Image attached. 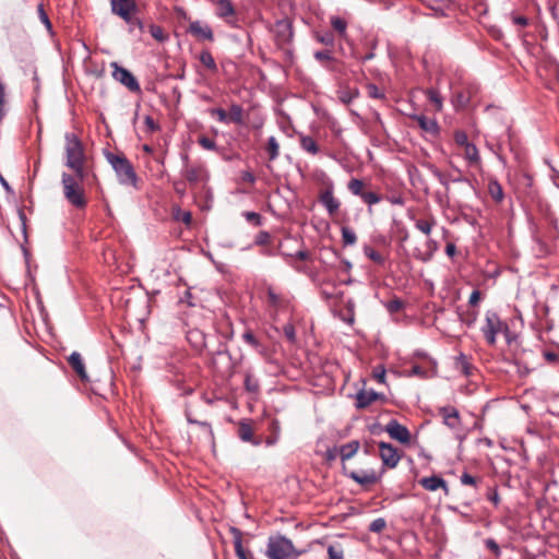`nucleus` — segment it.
Here are the masks:
<instances>
[{
    "label": "nucleus",
    "instance_id": "f8f14e48",
    "mask_svg": "<svg viewBox=\"0 0 559 559\" xmlns=\"http://www.w3.org/2000/svg\"><path fill=\"white\" fill-rule=\"evenodd\" d=\"M276 38L281 44H287L293 39V24L288 19H283L275 24Z\"/></svg>",
    "mask_w": 559,
    "mask_h": 559
},
{
    "label": "nucleus",
    "instance_id": "69168bd1",
    "mask_svg": "<svg viewBox=\"0 0 559 559\" xmlns=\"http://www.w3.org/2000/svg\"><path fill=\"white\" fill-rule=\"evenodd\" d=\"M386 199L393 205L403 206L405 204V199L402 195H391V197H388Z\"/></svg>",
    "mask_w": 559,
    "mask_h": 559
},
{
    "label": "nucleus",
    "instance_id": "ea45409f",
    "mask_svg": "<svg viewBox=\"0 0 559 559\" xmlns=\"http://www.w3.org/2000/svg\"><path fill=\"white\" fill-rule=\"evenodd\" d=\"M267 152L271 160L277 158L280 153V145L275 136H270L267 140Z\"/></svg>",
    "mask_w": 559,
    "mask_h": 559
},
{
    "label": "nucleus",
    "instance_id": "6e6d98bb",
    "mask_svg": "<svg viewBox=\"0 0 559 559\" xmlns=\"http://www.w3.org/2000/svg\"><path fill=\"white\" fill-rule=\"evenodd\" d=\"M270 233L266 230H261L258 233L254 239V245L257 246H263L270 241Z\"/></svg>",
    "mask_w": 559,
    "mask_h": 559
},
{
    "label": "nucleus",
    "instance_id": "e433bc0d",
    "mask_svg": "<svg viewBox=\"0 0 559 559\" xmlns=\"http://www.w3.org/2000/svg\"><path fill=\"white\" fill-rule=\"evenodd\" d=\"M456 365L457 368L461 369V371L468 377L472 373V365L468 362V359L466 355L460 354L456 358Z\"/></svg>",
    "mask_w": 559,
    "mask_h": 559
},
{
    "label": "nucleus",
    "instance_id": "de8ad7c7",
    "mask_svg": "<svg viewBox=\"0 0 559 559\" xmlns=\"http://www.w3.org/2000/svg\"><path fill=\"white\" fill-rule=\"evenodd\" d=\"M283 332L287 341L292 344H295L297 341L295 326L292 323H287L283 328Z\"/></svg>",
    "mask_w": 559,
    "mask_h": 559
},
{
    "label": "nucleus",
    "instance_id": "473e14b6",
    "mask_svg": "<svg viewBox=\"0 0 559 559\" xmlns=\"http://www.w3.org/2000/svg\"><path fill=\"white\" fill-rule=\"evenodd\" d=\"M314 38L317 41L328 47H333L335 45V36L330 31H326L324 33L317 32L314 34Z\"/></svg>",
    "mask_w": 559,
    "mask_h": 559
},
{
    "label": "nucleus",
    "instance_id": "bf43d9fd",
    "mask_svg": "<svg viewBox=\"0 0 559 559\" xmlns=\"http://www.w3.org/2000/svg\"><path fill=\"white\" fill-rule=\"evenodd\" d=\"M373 378L380 382V383H384L385 381V368L383 366H377L374 369H373Z\"/></svg>",
    "mask_w": 559,
    "mask_h": 559
},
{
    "label": "nucleus",
    "instance_id": "dca6fc26",
    "mask_svg": "<svg viewBox=\"0 0 559 559\" xmlns=\"http://www.w3.org/2000/svg\"><path fill=\"white\" fill-rule=\"evenodd\" d=\"M419 485L428 491H436L439 488H442L445 492L449 490L447 481L438 475L421 478Z\"/></svg>",
    "mask_w": 559,
    "mask_h": 559
},
{
    "label": "nucleus",
    "instance_id": "c9c22d12",
    "mask_svg": "<svg viewBox=\"0 0 559 559\" xmlns=\"http://www.w3.org/2000/svg\"><path fill=\"white\" fill-rule=\"evenodd\" d=\"M348 190L354 194V195H357L359 198H361V195L365 193V190H364V182L362 180L360 179H357V178H353L349 182H348Z\"/></svg>",
    "mask_w": 559,
    "mask_h": 559
},
{
    "label": "nucleus",
    "instance_id": "f03ea898",
    "mask_svg": "<svg viewBox=\"0 0 559 559\" xmlns=\"http://www.w3.org/2000/svg\"><path fill=\"white\" fill-rule=\"evenodd\" d=\"M107 162L115 170L118 181L122 186H135L138 176L132 164L123 155L107 152L105 154Z\"/></svg>",
    "mask_w": 559,
    "mask_h": 559
},
{
    "label": "nucleus",
    "instance_id": "1a4fd4ad",
    "mask_svg": "<svg viewBox=\"0 0 559 559\" xmlns=\"http://www.w3.org/2000/svg\"><path fill=\"white\" fill-rule=\"evenodd\" d=\"M111 10L127 23H131L132 13L136 10V7L131 0H111Z\"/></svg>",
    "mask_w": 559,
    "mask_h": 559
},
{
    "label": "nucleus",
    "instance_id": "c03bdc74",
    "mask_svg": "<svg viewBox=\"0 0 559 559\" xmlns=\"http://www.w3.org/2000/svg\"><path fill=\"white\" fill-rule=\"evenodd\" d=\"M435 225L433 221L426 219H417L415 222V227L424 233L425 235H429L431 233L432 226Z\"/></svg>",
    "mask_w": 559,
    "mask_h": 559
},
{
    "label": "nucleus",
    "instance_id": "bb28decb",
    "mask_svg": "<svg viewBox=\"0 0 559 559\" xmlns=\"http://www.w3.org/2000/svg\"><path fill=\"white\" fill-rule=\"evenodd\" d=\"M488 191H489V194L492 198V200L496 201L497 203H500L504 198L502 187L498 182V180L489 181Z\"/></svg>",
    "mask_w": 559,
    "mask_h": 559
},
{
    "label": "nucleus",
    "instance_id": "b1692460",
    "mask_svg": "<svg viewBox=\"0 0 559 559\" xmlns=\"http://www.w3.org/2000/svg\"><path fill=\"white\" fill-rule=\"evenodd\" d=\"M187 340L195 349H202L205 346V335L198 329L190 330L187 333Z\"/></svg>",
    "mask_w": 559,
    "mask_h": 559
},
{
    "label": "nucleus",
    "instance_id": "49530a36",
    "mask_svg": "<svg viewBox=\"0 0 559 559\" xmlns=\"http://www.w3.org/2000/svg\"><path fill=\"white\" fill-rule=\"evenodd\" d=\"M386 526V522L383 518H377L369 525V531L372 533H381Z\"/></svg>",
    "mask_w": 559,
    "mask_h": 559
},
{
    "label": "nucleus",
    "instance_id": "2f4dec72",
    "mask_svg": "<svg viewBox=\"0 0 559 559\" xmlns=\"http://www.w3.org/2000/svg\"><path fill=\"white\" fill-rule=\"evenodd\" d=\"M464 156L471 165L478 164L480 160L478 148L475 144L469 143L465 147Z\"/></svg>",
    "mask_w": 559,
    "mask_h": 559
},
{
    "label": "nucleus",
    "instance_id": "a211bd4d",
    "mask_svg": "<svg viewBox=\"0 0 559 559\" xmlns=\"http://www.w3.org/2000/svg\"><path fill=\"white\" fill-rule=\"evenodd\" d=\"M383 394L377 393L373 390L370 391H360L357 393L356 396V407L357 408H366L368 407L373 401L382 397Z\"/></svg>",
    "mask_w": 559,
    "mask_h": 559
},
{
    "label": "nucleus",
    "instance_id": "f257e3e1",
    "mask_svg": "<svg viewBox=\"0 0 559 559\" xmlns=\"http://www.w3.org/2000/svg\"><path fill=\"white\" fill-rule=\"evenodd\" d=\"M66 166L74 171L80 180L85 179V154L81 140L75 133L67 132L64 135Z\"/></svg>",
    "mask_w": 559,
    "mask_h": 559
},
{
    "label": "nucleus",
    "instance_id": "774afa93",
    "mask_svg": "<svg viewBox=\"0 0 559 559\" xmlns=\"http://www.w3.org/2000/svg\"><path fill=\"white\" fill-rule=\"evenodd\" d=\"M480 300V293L479 290L475 289L472 292L471 296H469V300H468V304L471 306H476Z\"/></svg>",
    "mask_w": 559,
    "mask_h": 559
},
{
    "label": "nucleus",
    "instance_id": "603ef678",
    "mask_svg": "<svg viewBox=\"0 0 559 559\" xmlns=\"http://www.w3.org/2000/svg\"><path fill=\"white\" fill-rule=\"evenodd\" d=\"M485 545L497 558L501 556L500 546L497 544L495 539L487 538L485 540Z\"/></svg>",
    "mask_w": 559,
    "mask_h": 559
},
{
    "label": "nucleus",
    "instance_id": "423d86ee",
    "mask_svg": "<svg viewBox=\"0 0 559 559\" xmlns=\"http://www.w3.org/2000/svg\"><path fill=\"white\" fill-rule=\"evenodd\" d=\"M290 305V299L282 294H277L272 287L266 289V306L270 318L276 322L280 314L287 310Z\"/></svg>",
    "mask_w": 559,
    "mask_h": 559
},
{
    "label": "nucleus",
    "instance_id": "cd10ccee",
    "mask_svg": "<svg viewBox=\"0 0 559 559\" xmlns=\"http://www.w3.org/2000/svg\"><path fill=\"white\" fill-rule=\"evenodd\" d=\"M300 146L304 151L316 155L319 152V146L314 139L310 135H301L300 136Z\"/></svg>",
    "mask_w": 559,
    "mask_h": 559
},
{
    "label": "nucleus",
    "instance_id": "0eeeda50",
    "mask_svg": "<svg viewBox=\"0 0 559 559\" xmlns=\"http://www.w3.org/2000/svg\"><path fill=\"white\" fill-rule=\"evenodd\" d=\"M112 78L126 86L130 92L140 93L141 87L136 78L126 68L119 66L117 62H111Z\"/></svg>",
    "mask_w": 559,
    "mask_h": 559
},
{
    "label": "nucleus",
    "instance_id": "a18cd8bd",
    "mask_svg": "<svg viewBox=\"0 0 559 559\" xmlns=\"http://www.w3.org/2000/svg\"><path fill=\"white\" fill-rule=\"evenodd\" d=\"M243 217L246 221L253 226H261L262 225V216L257 212H243Z\"/></svg>",
    "mask_w": 559,
    "mask_h": 559
},
{
    "label": "nucleus",
    "instance_id": "9b49d317",
    "mask_svg": "<svg viewBox=\"0 0 559 559\" xmlns=\"http://www.w3.org/2000/svg\"><path fill=\"white\" fill-rule=\"evenodd\" d=\"M189 33L200 40H213L214 35L211 26L201 21H193L189 25Z\"/></svg>",
    "mask_w": 559,
    "mask_h": 559
},
{
    "label": "nucleus",
    "instance_id": "5701e85b",
    "mask_svg": "<svg viewBox=\"0 0 559 559\" xmlns=\"http://www.w3.org/2000/svg\"><path fill=\"white\" fill-rule=\"evenodd\" d=\"M330 23L333 29L340 35V37L343 40L348 41L347 22L340 16L333 15L330 19Z\"/></svg>",
    "mask_w": 559,
    "mask_h": 559
},
{
    "label": "nucleus",
    "instance_id": "4468645a",
    "mask_svg": "<svg viewBox=\"0 0 559 559\" xmlns=\"http://www.w3.org/2000/svg\"><path fill=\"white\" fill-rule=\"evenodd\" d=\"M443 418V424L451 429H456L460 426L459 411L453 406H443L439 409Z\"/></svg>",
    "mask_w": 559,
    "mask_h": 559
},
{
    "label": "nucleus",
    "instance_id": "58836bf2",
    "mask_svg": "<svg viewBox=\"0 0 559 559\" xmlns=\"http://www.w3.org/2000/svg\"><path fill=\"white\" fill-rule=\"evenodd\" d=\"M328 559H344V550L340 544L328 546Z\"/></svg>",
    "mask_w": 559,
    "mask_h": 559
},
{
    "label": "nucleus",
    "instance_id": "aec40b11",
    "mask_svg": "<svg viewBox=\"0 0 559 559\" xmlns=\"http://www.w3.org/2000/svg\"><path fill=\"white\" fill-rule=\"evenodd\" d=\"M229 532L234 537V547L237 558L249 559L248 552L245 550L242 546V532L235 526H230Z\"/></svg>",
    "mask_w": 559,
    "mask_h": 559
},
{
    "label": "nucleus",
    "instance_id": "e2e57ef3",
    "mask_svg": "<svg viewBox=\"0 0 559 559\" xmlns=\"http://www.w3.org/2000/svg\"><path fill=\"white\" fill-rule=\"evenodd\" d=\"M38 12H39L40 21L46 25L47 28H51V23L49 21L48 15L46 14V12H45V10L43 8V4H39Z\"/></svg>",
    "mask_w": 559,
    "mask_h": 559
},
{
    "label": "nucleus",
    "instance_id": "a878e982",
    "mask_svg": "<svg viewBox=\"0 0 559 559\" xmlns=\"http://www.w3.org/2000/svg\"><path fill=\"white\" fill-rule=\"evenodd\" d=\"M416 121L418 122L419 127L426 131V132H429V133H437L438 132V123L436 120L433 119H428L426 118L425 116L420 115V116H416L415 117Z\"/></svg>",
    "mask_w": 559,
    "mask_h": 559
},
{
    "label": "nucleus",
    "instance_id": "79ce46f5",
    "mask_svg": "<svg viewBox=\"0 0 559 559\" xmlns=\"http://www.w3.org/2000/svg\"><path fill=\"white\" fill-rule=\"evenodd\" d=\"M366 204L369 205V211H371L370 206L377 204L381 201V195L372 191H365V193L360 198Z\"/></svg>",
    "mask_w": 559,
    "mask_h": 559
},
{
    "label": "nucleus",
    "instance_id": "72a5a7b5",
    "mask_svg": "<svg viewBox=\"0 0 559 559\" xmlns=\"http://www.w3.org/2000/svg\"><path fill=\"white\" fill-rule=\"evenodd\" d=\"M364 253L366 257H368L371 261H373L374 263L379 264V265H383L384 262H385V259L382 254H380L377 250H374L372 247L370 246H365L364 247Z\"/></svg>",
    "mask_w": 559,
    "mask_h": 559
},
{
    "label": "nucleus",
    "instance_id": "7c9ffc66",
    "mask_svg": "<svg viewBox=\"0 0 559 559\" xmlns=\"http://www.w3.org/2000/svg\"><path fill=\"white\" fill-rule=\"evenodd\" d=\"M199 60L205 68H207L212 72L217 71V64L209 50L201 51Z\"/></svg>",
    "mask_w": 559,
    "mask_h": 559
},
{
    "label": "nucleus",
    "instance_id": "c85d7f7f",
    "mask_svg": "<svg viewBox=\"0 0 559 559\" xmlns=\"http://www.w3.org/2000/svg\"><path fill=\"white\" fill-rule=\"evenodd\" d=\"M313 57L326 69H331L329 63L334 61V57L331 49L318 50L313 53Z\"/></svg>",
    "mask_w": 559,
    "mask_h": 559
},
{
    "label": "nucleus",
    "instance_id": "a19ab883",
    "mask_svg": "<svg viewBox=\"0 0 559 559\" xmlns=\"http://www.w3.org/2000/svg\"><path fill=\"white\" fill-rule=\"evenodd\" d=\"M358 95L357 90H342L338 92V99L345 104L348 105L353 102L354 98H356Z\"/></svg>",
    "mask_w": 559,
    "mask_h": 559
},
{
    "label": "nucleus",
    "instance_id": "4c0bfd02",
    "mask_svg": "<svg viewBox=\"0 0 559 559\" xmlns=\"http://www.w3.org/2000/svg\"><path fill=\"white\" fill-rule=\"evenodd\" d=\"M427 98L435 105L436 110L442 109V97L435 88H429L426 92Z\"/></svg>",
    "mask_w": 559,
    "mask_h": 559
},
{
    "label": "nucleus",
    "instance_id": "2eb2a0df",
    "mask_svg": "<svg viewBox=\"0 0 559 559\" xmlns=\"http://www.w3.org/2000/svg\"><path fill=\"white\" fill-rule=\"evenodd\" d=\"M346 476L349 477L350 479H353L354 481H356L357 484L361 485V486H367V485L376 484L379 480V476L373 471H370V472H367V471H361V472L352 471L349 473H346Z\"/></svg>",
    "mask_w": 559,
    "mask_h": 559
},
{
    "label": "nucleus",
    "instance_id": "c756f323",
    "mask_svg": "<svg viewBox=\"0 0 559 559\" xmlns=\"http://www.w3.org/2000/svg\"><path fill=\"white\" fill-rule=\"evenodd\" d=\"M228 122L237 124L243 123V109L239 104H233L230 106V114L228 116Z\"/></svg>",
    "mask_w": 559,
    "mask_h": 559
},
{
    "label": "nucleus",
    "instance_id": "5fc2aeb1",
    "mask_svg": "<svg viewBox=\"0 0 559 559\" xmlns=\"http://www.w3.org/2000/svg\"><path fill=\"white\" fill-rule=\"evenodd\" d=\"M198 142L205 150H209V151H215L216 150L215 141L210 139V138H207V136H201L198 140Z\"/></svg>",
    "mask_w": 559,
    "mask_h": 559
},
{
    "label": "nucleus",
    "instance_id": "393cba45",
    "mask_svg": "<svg viewBox=\"0 0 559 559\" xmlns=\"http://www.w3.org/2000/svg\"><path fill=\"white\" fill-rule=\"evenodd\" d=\"M216 5V15L221 19L233 16L236 13L234 4L231 3L230 0H217Z\"/></svg>",
    "mask_w": 559,
    "mask_h": 559
},
{
    "label": "nucleus",
    "instance_id": "37998d69",
    "mask_svg": "<svg viewBox=\"0 0 559 559\" xmlns=\"http://www.w3.org/2000/svg\"><path fill=\"white\" fill-rule=\"evenodd\" d=\"M245 388L248 392L255 393L259 390V381L250 373L245 377Z\"/></svg>",
    "mask_w": 559,
    "mask_h": 559
},
{
    "label": "nucleus",
    "instance_id": "052dcab7",
    "mask_svg": "<svg viewBox=\"0 0 559 559\" xmlns=\"http://www.w3.org/2000/svg\"><path fill=\"white\" fill-rule=\"evenodd\" d=\"M460 480L463 485L468 486H475L477 483L476 478L468 473H463Z\"/></svg>",
    "mask_w": 559,
    "mask_h": 559
},
{
    "label": "nucleus",
    "instance_id": "8fccbe9b",
    "mask_svg": "<svg viewBox=\"0 0 559 559\" xmlns=\"http://www.w3.org/2000/svg\"><path fill=\"white\" fill-rule=\"evenodd\" d=\"M242 338L247 344H249L253 348H259L261 346L260 342L258 341V338L253 335V333L251 331L245 332L242 334Z\"/></svg>",
    "mask_w": 559,
    "mask_h": 559
},
{
    "label": "nucleus",
    "instance_id": "7ed1b4c3",
    "mask_svg": "<svg viewBox=\"0 0 559 559\" xmlns=\"http://www.w3.org/2000/svg\"><path fill=\"white\" fill-rule=\"evenodd\" d=\"M301 551L295 549L293 542L283 536H271L267 542L266 556L270 559H296Z\"/></svg>",
    "mask_w": 559,
    "mask_h": 559
},
{
    "label": "nucleus",
    "instance_id": "864d4df0",
    "mask_svg": "<svg viewBox=\"0 0 559 559\" xmlns=\"http://www.w3.org/2000/svg\"><path fill=\"white\" fill-rule=\"evenodd\" d=\"M211 116H216L219 122L228 123V115L223 108L210 109Z\"/></svg>",
    "mask_w": 559,
    "mask_h": 559
},
{
    "label": "nucleus",
    "instance_id": "4d7b16f0",
    "mask_svg": "<svg viewBox=\"0 0 559 559\" xmlns=\"http://www.w3.org/2000/svg\"><path fill=\"white\" fill-rule=\"evenodd\" d=\"M487 499L492 502L496 507L500 503V496H499V492L497 490L496 487L493 488H488V491H487V495H486Z\"/></svg>",
    "mask_w": 559,
    "mask_h": 559
},
{
    "label": "nucleus",
    "instance_id": "3c124183",
    "mask_svg": "<svg viewBox=\"0 0 559 559\" xmlns=\"http://www.w3.org/2000/svg\"><path fill=\"white\" fill-rule=\"evenodd\" d=\"M454 141L459 146H462V147H465L466 145H468L471 143V142H468L467 134L461 130H459L454 133Z\"/></svg>",
    "mask_w": 559,
    "mask_h": 559
},
{
    "label": "nucleus",
    "instance_id": "09e8293b",
    "mask_svg": "<svg viewBox=\"0 0 559 559\" xmlns=\"http://www.w3.org/2000/svg\"><path fill=\"white\" fill-rule=\"evenodd\" d=\"M150 34L153 38H155L158 41H164L166 39V36L164 35V29L155 24H152L150 26Z\"/></svg>",
    "mask_w": 559,
    "mask_h": 559
},
{
    "label": "nucleus",
    "instance_id": "680f3d73",
    "mask_svg": "<svg viewBox=\"0 0 559 559\" xmlns=\"http://www.w3.org/2000/svg\"><path fill=\"white\" fill-rule=\"evenodd\" d=\"M145 127L148 131L154 132L159 129V126L155 122V120L151 116H146L144 119Z\"/></svg>",
    "mask_w": 559,
    "mask_h": 559
},
{
    "label": "nucleus",
    "instance_id": "338daca9",
    "mask_svg": "<svg viewBox=\"0 0 559 559\" xmlns=\"http://www.w3.org/2000/svg\"><path fill=\"white\" fill-rule=\"evenodd\" d=\"M369 96L372 98H383V94L379 91L376 85H369L368 87Z\"/></svg>",
    "mask_w": 559,
    "mask_h": 559
},
{
    "label": "nucleus",
    "instance_id": "412c9836",
    "mask_svg": "<svg viewBox=\"0 0 559 559\" xmlns=\"http://www.w3.org/2000/svg\"><path fill=\"white\" fill-rule=\"evenodd\" d=\"M238 437L243 442H250L251 444L258 447L261 444V440L255 439L253 437V429L251 425L247 421H241L238 427Z\"/></svg>",
    "mask_w": 559,
    "mask_h": 559
},
{
    "label": "nucleus",
    "instance_id": "6ab92c4d",
    "mask_svg": "<svg viewBox=\"0 0 559 559\" xmlns=\"http://www.w3.org/2000/svg\"><path fill=\"white\" fill-rule=\"evenodd\" d=\"M68 361L70 366L73 368V370L78 373L81 380L85 381L88 379L85 370V365L80 353L73 352L69 356Z\"/></svg>",
    "mask_w": 559,
    "mask_h": 559
},
{
    "label": "nucleus",
    "instance_id": "9d476101",
    "mask_svg": "<svg viewBox=\"0 0 559 559\" xmlns=\"http://www.w3.org/2000/svg\"><path fill=\"white\" fill-rule=\"evenodd\" d=\"M385 431L392 439L397 440L401 443H409L411 441V433L408 429L395 419H391L386 424Z\"/></svg>",
    "mask_w": 559,
    "mask_h": 559
},
{
    "label": "nucleus",
    "instance_id": "20e7f679",
    "mask_svg": "<svg viewBox=\"0 0 559 559\" xmlns=\"http://www.w3.org/2000/svg\"><path fill=\"white\" fill-rule=\"evenodd\" d=\"M80 180L76 175L73 176L63 173L61 176V182L63 187V194L66 200L76 209H83L86 206V199L84 197V190L81 187Z\"/></svg>",
    "mask_w": 559,
    "mask_h": 559
},
{
    "label": "nucleus",
    "instance_id": "4be33fe9",
    "mask_svg": "<svg viewBox=\"0 0 559 559\" xmlns=\"http://www.w3.org/2000/svg\"><path fill=\"white\" fill-rule=\"evenodd\" d=\"M360 443L357 440H353L338 448V453L343 462L350 460L359 450Z\"/></svg>",
    "mask_w": 559,
    "mask_h": 559
},
{
    "label": "nucleus",
    "instance_id": "ddd939ff",
    "mask_svg": "<svg viewBox=\"0 0 559 559\" xmlns=\"http://www.w3.org/2000/svg\"><path fill=\"white\" fill-rule=\"evenodd\" d=\"M183 176L191 185L209 180V174L205 167L202 165L186 167V169L183 170Z\"/></svg>",
    "mask_w": 559,
    "mask_h": 559
},
{
    "label": "nucleus",
    "instance_id": "0e129e2a",
    "mask_svg": "<svg viewBox=\"0 0 559 559\" xmlns=\"http://www.w3.org/2000/svg\"><path fill=\"white\" fill-rule=\"evenodd\" d=\"M338 451L340 450L336 447L328 449L325 452L326 461H329V462L334 461L336 459V456L340 454Z\"/></svg>",
    "mask_w": 559,
    "mask_h": 559
},
{
    "label": "nucleus",
    "instance_id": "39448f33",
    "mask_svg": "<svg viewBox=\"0 0 559 559\" xmlns=\"http://www.w3.org/2000/svg\"><path fill=\"white\" fill-rule=\"evenodd\" d=\"M481 332L489 345H495L497 335L504 331H508V326L501 321L497 312L488 310L485 313V322L481 326Z\"/></svg>",
    "mask_w": 559,
    "mask_h": 559
},
{
    "label": "nucleus",
    "instance_id": "f704fd0d",
    "mask_svg": "<svg viewBox=\"0 0 559 559\" xmlns=\"http://www.w3.org/2000/svg\"><path fill=\"white\" fill-rule=\"evenodd\" d=\"M342 241L344 246H353L356 243L357 236L355 231L349 227H342Z\"/></svg>",
    "mask_w": 559,
    "mask_h": 559
},
{
    "label": "nucleus",
    "instance_id": "f3484780",
    "mask_svg": "<svg viewBox=\"0 0 559 559\" xmlns=\"http://www.w3.org/2000/svg\"><path fill=\"white\" fill-rule=\"evenodd\" d=\"M320 202L331 216L338 211L341 205L340 201L334 198L332 189H326L321 193Z\"/></svg>",
    "mask_w": 559,
    "mask_h": 559
},
{
    "label": "nucleus",
    "instance_id": "6e6552de",
    "mask_svg": "<svg viewBox=\"0 0 559 559\" xmlns=\"http://www.w3.org/2000/svg\"><path fill=\"white\" fill-rule=\"evenodd\" d=\"M380 449V457L384 466L389 468H394L400 462V454L397 449L393 447L391 443H386L384 441L379 442Z\"/></svg>",
    "mask_w": 559,
    "mask_h": 559
},
{
    "label": "nucleus",
    "instance_id": "13d9d810",
    "mask_svg": "<svg viewBox=\"0 0 559 559\" xmlns=\"http://www.w3.org/2000/svg\"><path fill=\"white\" fill-rule=\"evenodd\" d=\"M476 87L474 86H471L468 87V95L466 96L464 93H460L459 96H457V100L459 103L462 105V106H465L469 103L471 100V97L473 95L474 92H476Z\"/></svg>",
    "mask_w": 559,
    "mask_h": 559
}]
</instances>
